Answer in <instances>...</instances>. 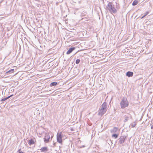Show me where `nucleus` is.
I'll use <instances>...</instances> for the list:
<instances>
[{"label":"nucleus","mask_w":153,"mask_h":153,"mask_svg":"<svg viewBox=\"0 0 153 153\" xmlns=\"http://www.w3.org/2000/svg\"><path fill=\"white\" fill-rule=\"evenodd\" d=\"M108 4L106 6V9L107 11H109L111 13L115 14L117 12V10L115 8L114 5L111 2L107 1Z\"/></svg>","instance_id":"obj_1"},{"label":"nucleus","mask_w":153,"mask_h":153,"mask_svg":"<svg viewBox=\"0 0 153 153\" xmlns=\"http://www.w3.org/2000/svg\"><path fill=\"white\" fill-rule=\"evenodd\" d=\"M107 108L106 103L105 102L102 105L99 110L98 114L100 115H102L104 114L107 111Z\"/></svg>","instance_id":"obj_2"},{"label":"nucleus","mask_w":153,"mask_h":153,"mask_svg":"<svg viewBox=\"0 0 153 153\" xmlns=\"http://www.w3.org/2000/svg\"><path fill=\"white\" fill-rule=\"evenodd\" d=\"M129 105V103L127 98L123 97L122 99L120 102L121 107L122 109H124L128 107Z\"/></svg>","instance_id":"obj_3"},{"label":"nucleus","mask_w":153,"mask_h":153,"mask_svg":"<svg viewBox=\"0 0 153 153\" xmlns=\"http://www.w3.org/2000/svg\"><path fill=\"white\" fill-rule=\"evenodd\" d=\"M50 136H51V139L52 140V138L53 137V134L50 132L49 133H46L45 134V137L44 138V141L45 143H48V142L50 138Z\"/></svg>","instance_id":"obj_4"},{"label":"nucleus","mask_w":153,"mask_h":153,"mask_svg":"<svg viewBox=\"0 0 153 153\" xmlns=\"http://www.w3.org/2000/svg\"><path fill=\"white\" fill-rule=\"evenodd\" d=\"M63 137L61 132L58 133L56 135L57 141L59 143L62 144V138Z\"/></svg>","instance_id":"obj_5"},{"label":"nucleus","mask_w":153,"mask_h":153,"mask_svg":"<svg viewBox=\"0 0 153 153\" xmlns=\"http://www.w3.org/2000/svg\"><path fill=\"white\" fill-rule=\"evenodd\" d=\"M75 49V47L71 48H69L68 50L67 51L66 54H69L71 53Z\"/></svg>","instance_id":"obj_6"},{"label":"nucleus","mask_w":153,"mask_h":153,"mask_svg":"<svg viewBox=\"0 0 153 153\" xmlns=\"http://www.w3.org/2000/svg\"><path fill=\"white\" fill-rule=\"evenodd\" d=\"M119 142L120 144H123L124 142L125 139L123 137H120L119 139Z\"/></svg>","instance_id":"obj_7"},{"label":"nucleus","mask_w":153,"mask_h":153,"mask_svg":"<svg viewBox=\"0 0 153 153\" xmlns=\"http://www.w3.org/2000/svg\"><path fill=\"white\" fill-rule=\"evenodd\" d=\"M133 74V73L132 72L128 71L127 72L126 75L128 77L132 76Z\"/></svg>","instance_id":"obj_8"},{"label":"nucleus","mask_w":153,"mask_h":153,"mask_svg":"<svg viewBox=\"0 0 153 153\" xmlns=\"http://www.w3.org/2000/svg\"><path fill=\"white\" fill-rule=\"evenodd\" d=\"M41 152L47 151L48 150V148L46 147H43L40 149Z\"/></svg>","instance_id":"obj_9"},{"label":"nucleus","mask_w":153,"mask_h":153,"mask_svg":"<svg viewBox=\"0 0 153 153\" xmlns=\"http://www.w3.org/2000/svg\"><path fill=\"white\" fill-rule=\"evenodd\" d=\"M58 83L57 82H53L52 83H51L50 84V87H52L53 86H55L57 85Z\"/></svg>","instance_id":"obj_10"},{"label":"nucleus","mask_w":153,"mask_h":153,"mask_svg":"<svg viewBox=\"0 0 153 153\" xmlns=\"http://www.w3.org/2000/svg\"><path fill=\"white\" fill-rule=\"evenodd\" d=\"M118 128L117 127H114L113 129L111 130V133L116 132Z\"/></svg>","instance_id":"obj_11"},{"label":"nucleus","mask_w":153,"mask_h":153,"mask_svg":"<svg viewBox=\"0 0 153 153\" xmlns=\"http://www.w3.org/2000/svg\"><path fill=\"white\" fill-rule=\"evenodd\" d=\"M34 143V140L33 139H31L28 141V144L30 145H32Z\"/></svg>","instance_id":"obj_12"},{"label":"nucleus","mask_w":153,"mask_h":153,"mask_svg":"<svg viewBox=\"0 0 153 153\" xmlns=\"http://www.w3.org/2000/svg\"><path fill=\"white\" fill-rule=\"evenodd\" d=\"M138 1H137L136 0H134L133 2L132 5L133 6H135L137 5L138 4Z\"/></svg>","instance_id":"obj_13"},{"label":"nucleus","mask_w":153,"mask_h":153,"mask_svg":"<svg viewBox=\"0 0 153 153\" xmlns=\"http://www.w3.org/2000/svg\"><path fill=\"white\" fill-rule=\"evenodd\" d=\"M10 109V106L7 105L6 107L5 111L7 112V111H9V109Z\"/></svg>","instance_id":"obj_14"},{"label":"nucleus","mask_w":153,"mask_h":153,"mask_svg":"<svg viewBox=\"0 0 153 153\" xmlns=\"http://www.w3.org/2000/svg\"><path fill=\"white\" fill-rule=\"evenodd\" d=\"M136 125V123L135 122H133L131 125L132 128H134V127H135Z\"/></svg>","instance_id":"obj_15"},{"label":"nucleus","mask_w":153,"mask_h":153,"mask_svg":"<svg viewBox=\"0 0 153 153\" xmlns=\"http://www.w3.org/2000/svg\"><path fill=\"white\" fill-rule=\"evenodd\" d=\"M128 117L127 116H125V119L124 120V122H125L128 121Z\"/></svg>","instance_id":"obj_16"},{"label":"nucleus","mask_w":153,"mask_h":153,"mask_svg":"<svg viewBox=\"0 0 153 153\" xmlns=\"http://www.w3.org/2000/svg\"><path fill=\"white\" fill-rule=\"evenodd\" d=\"M149 13V12L148 11H147L145 14L144 15L141 17V19H143L146 16H147Z\"/></svg>","instance_id":"obj_17"},{"label":"nucleus","mask_w":153,"mask_h":153,"mask_svg":"<svg viewBox=\"0 0 153 153\" xmlns=\"http://www.w3.org/2000/svg\"><path fill=\"white\" fill-rule=\"evenodd\" d=\"M118 136V135L116 134H114L112 135V137H115V138H117Z\"/></svg>","instance_id":"obj_18"},{"label":"nucleus","mask_w":153,"mask_h":153,"mask_svg":"<svg viewBox=\"0 0 153 153\" xmlns=\"http://www.w3.org/2000/svg\"><path fill=\"white\" fill-rule=\"evenodd\" d=\"M10 98V96H8V97H7L5 98H3V99H2L1 100V101H4L5 100H6L7 99H8Z\"/></svg>","instance_id":"obj_19"},{"label":"nucleus","mask_w":153,"mask_h":153,"mask_svg":"<svg viewBox=\"0 0 153 153\" xmlns=\"http://www.w3.org/2000/svg\"><path fill=\"white\" fill-rule=\"evenodd\" d=\"M80 60L79 59H77L76 61V64H79L80 62Z\"/></svg>","instance_id":"obj_20"},{"label":"nucleus","mask_w":153,"mask_h":153,"mask_svg":"<svg viewBox=\"0 0 153 153\" xmlns=\"http://www.w3.org/2000/svg\"><path fill=\"white\" fill-rule=\"evenodd\" d=\"M14 71V69H11L10 70V74H12V73H13Z\"/></svg>","instance_id":"obj_21"},{"label":"nucleus","mask_w":153,"mask_h":153,"mask_svg":"<svg viewBox=\"0 0 153 153\" xmlns=\"http://www.w3.org/2000/svg\"><path fill=\"white\" fill-rule=\"evenodd\" d=\"M17 73V72H15V73L14 74H12V75H10V76H13L15 75H16Z\"/></svg>","instance_id":"obj_22"},{"label":"nucleus","mask_w":153,"mask_h":153,"mask_svg":"<svg viewBox=\"0 0 153 153\" xmlns=\"http://www.w3.org/2000/svg\"><path fill=\"white\" fill-rule=\"evenodd\" d=\"M151 129H153V124H151Z\"/></svg>","instance_id":"obj_23"},{"label":"nucleus","mask_w":153,"mask_h":153,"mask_svg":"<svg viewBox=\"0 0 153 153\" xmlns=\"http://www.w3.org/2000/svg\"><path fill=\"white\" fill-rule=\"evenodd\" d=\"M13 94H10V97H12L13 96Z\"/></svg>","instance_id":"obj_24"},{"label":"nucleus","mask_w":153,"mask_h":153,"mask_svg":"<svg viewBox=\"0 0 153 153\" xmlns=\"http://www.w3.org/2000/svg\"><path fill=\"white\" fill-rule=\"evenodd\" d=\"M56 143H53V145H54V146H55V144Z\"/></svg>","instance_id":"obj_25"},{"label":"nucleus","mask_w":153,"mask_h":153,"mask_svg":"<svg viewBox=\"0 0 153 153\" xmlns=\"http://www.w3.org/2000/svg\"><path fill=\"white\" fill-rule=\"evenodd\" d=\"M10 72V71H7V73H8V72Z\"/></svg>","instance_id":"obj_26"},{"label":"nucleus","mask_w":153,"mask_h":153,"mask_svg":"<svg viewBox=\"0 0 153 153\" xmlns=\"http://www.w3.org/2000/svg\"><path fill=\"white\" fill-rule=\"evenodd\" d=\"M8 104H9L8 103L7 104H6L5 105H8Z\"/></svg>","instance_id":"obj_27"}]
</instances>
